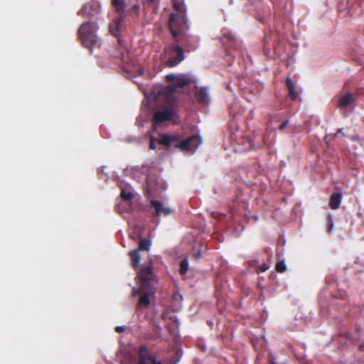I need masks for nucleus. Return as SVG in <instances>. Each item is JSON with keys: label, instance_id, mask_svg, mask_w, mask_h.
<instances>
[{"label": "nucleus", "instance_id": "obj_16", "mask_svg": "<svg viewBox=\"0 0 364 364\" xmlns=\"http://www.w3.org/2000/svg\"><path fill=\"white\" fill-rule=\"evenodd\" d=\"M342 200V195L341 193L335 192L332 193L330 197L329 206L333 210H336L340 207Z\"/></svg>", "mask_w": 364, "mask_h": 364}, {"label": "nucleus", "instance_id": "obj_35", "mask_svg": "<svg viewBox=\"0 0 364 364\" xmlns=\"http://www.w3.org/2000/svg\"><path fill=\"white\" fill-rule=\"evenodd\" d=\"M115 331L117 333H122L124 331V326H117L115 328Z\"/></svg>", "mask_w": 364, "mask_h": 364}, {"label": "nucleus", "instance_id": "obj_30", "mask_svg": "<svg viewBox=\"0 0 364 364\" xmlns=\"http://www.w3.org/2000/svg\"><path fill=\"white\" fill-rule=\"evenodd\" d=\"M149 149L152 150L156 149L155 139L153 136L150 138Z\"/></svg>", "mask_w": 364, "mask_h": 364}, {"label": "nucleus", "instance_id": "obj_28", "mask_svg": "<svg viewBox=\"0 0 364 364\" xmlns=\"http://www.w3.org/2000/svg\"><path fill=\"white\" fill-rule=\"evenodd\" d=\"M177 76L175 75L174 74H168V75H166L165 76V79L168 81V82H176V79Z\"/></svg>", "mask_w": 364, "mask_h": 364}, {"label": "nucleus", "instance_id": "obj_7", "mask_svg": "<svg viewBox=\"0 0 364 364\" xmlns=\"http://www.w3.org/2000/svg\"><path fill=\"white\" fill-rule=\"evenodd\" d=\"M150 289H133V296L139 295V299L136 306V311H139L141 309H146L149 307L150 304L149 296L154 294V289H153V291H149Z\"/></svg>", "mask_w": 364, "mask_h": 364}, {"label": "nucleus", "instance_id": "obj_29", "mask_svg": "<svg viewBox=\"0 0 364 364\" xmlns=\"http://www.w3.org/2000/svg\"><path fill=\"white\" fill-rule=\"evenodd\" d=\"M289 119H287V120L284 121V122H282V123L279 126L278 129H279V131H282V130H284V129L286 128V127L289 124Z\"/></svg>", "mask_w": 364, "mask_h": 364}, {"label": "nucleus", "instance_id": "obj_14", "mask_svg": "<svg viewBox=\"0 0 364 364\" xmlns=\"http://www.w3.org/2000/svg\"><path fill=\"white\" fill-rule=\"evenodd\" d=\"M178 139L179 136L178 135L164 134L162 135L161 139H159V144L164 146L173 145L174 146V145L177 144Z\"/></svg>", "mask_w": 364, "mask_h": 364}, {"label": "nucleus", "instance_id": "obj_37", "mask_svg": "<svg viewBox=\"0 0 364 364\" xmlns=\"http://www.w3.org/2000/svg\"><path fill=\"white\" fill-rule=\"evenodd\" d=\"M254 219H255V220H258V217H257V216H254Z\"/></svg>", "mask_w": 364, "mask_h": 364}, {"label": "nucleus", "instance_id": "obj_23", "mask_svg": "<svg viewBox=\"0 0 364 364\" xmlns=\"http://www.w3.org/2000/svg\"><path fill=\"white\" fill-rule=\"evenodd\" d=\"M188 269V260L186 258L183 259L180 262V274H185Z\"/></svg>", "mask_w": 364, "mask_h": 364}, {"label": "nucleus", "instance_id": "obj_3", "mask_svg": "<svg viewBox=\"0 0 364 364\" xmlns=\"http://www.w3.org/2000/svg\"><path fill=\"white\" fill-rule=\"evenodd\" d=\"M137 277L140 280L139 288H141V289H150L149 291L152 292L154 287L151 282L155 279L156 276L153 272L151 260H150L149 265L143 266L140 269L137 273Z\"/></svg>", "mask_w": 364, "mask_h": 364}, {"label": "nucleus", "instance_id": "obj_22", "mask_svg": "<svg viewBox=\"0 0 364 364\" xmlns=\"http://www.w3.org/2000/svg\"><path fill=\"white\" fill-rule=\"evenodd\" d=\"M189 84L190 80L188 78L177 76L174 85L176 86V88H182L188 86Z\"/></svg>", "mask_w": 364, "mask_h": 364}, {"label": "nucleus", "instance_id": "obj_17", "mask_svg": "<svg viewBox=\"0 0 364 364\" xmlns=\"http://www.w3.org/2000/svg\"><path fill=\"white\" fill-rule=\"evenodd\" d=\"M112 6L117 14H121L125 11L126 2L125 0H112Z\"/></svg>", "mask_w": 364, "mask_h": 364}, {"label": "nucleus", "instance_id": "obj_12", "mask_svg": "<svg viewBox=\"0 0 364 364\" xmlns=\"http://www.w3.org/2000/svg\"><path fill=\"white\" fill-rule=\"evenodd\" d=\"M150 203L151 208L154 209L155 214L157 216H160L161 214L168 215L172 213L171 209L164 207L163 204L159 200H151Z\"/></svg>", "mask_w": 364, "mask_h": 364}, {"label": "nucleus", "instance_id": "obj_27", "mask_svg": "<svg viewBox=\"0 0 364 364\" xmlns=\"http://www.w3.org/2000/svg\"><path fill=\"white\" fill-rule=\"evenodd\" d=\"M119 58L120 60L124 63H128V60L129 59V56H128V53L127 51H124V52H121L120 53V56H119Z\"/></svg>", "mask_w": 364, "mask_h": 364}, {"label": "nucleus", "instance_id": "obj_19", "mask_svg": "<svg viewBox=\"0 0 364 364\" xmlns=\"http://www.w3.org/2000/svg\"><path fill=\"white\" fill-rule=\"evenodd\" d=\"M129 256L132 260V267L136 269L138 267L141 260V255L139 250H134L129 252Z\"/></svg>", "mask_w": 364, "mask_h": 364}, {"label": "nucleus", "instance_id": "obj_11", "mask_svg": "<svg viewBox=\"0 0 364 364\" xmlns=\"http://www.w3.org/2000/svg\"><path fill=\"white\" fill-rule=\"evenodd\" d=\"M194 95L197 102L200 104L208 105L210 101L208 88L205 87H196Z\"/></svg>", "mask_w": 364, "mask_h": 364}, {"label": "nucleus", "instance_id": "obj_13", "mask_svg": "<svg viewBox=\"0 0 364 364\" xmlns=\"http://www.w3.org/2000/svg\"><path fill=\"white\" fill-rule=\"evenodd\" d=\"M173 1V7L176 12H173L172 14H178V19L180 21L184 16L185 19L187 21L186 14L184 11V3L182 0H172Z\"/></svg>", "mask_w": 364, "mask_h": 364}, {"label": "nucleus", "instance_id": "obj_36", "mask_svg": "<svg viewBox=\"0 0 364 364\" xmlns=\"http://www.w3.org/2000/svg\"><path fill=\"white\" fill-rule=\"evenodd\" d=\"M343 129H339L338 130V132H339L340 134H341L342 135H343Z\"/></svg>", "mask_w": 364, "mask_h": 364}, {"label": "nucleus", "instance_id": "obj_8", "mask_svg": "<svg viewBox=\"0 0 364 364\" xmlns=\"http://www.w3.org/2000/svg\"><path fill=\"white\" fill-rule=\"evenodd\" d=\"M138 356L139 364H163L161 361H158L156 355L144 345L139 346Z\"/></svg>", "mask_w": 364, "mask_h": 364}, {"label": "nucleus", "instance_id": "obj_10", "mask_svg": "<svg viewBox=\"0 0 364 364\" xmlns=\"http://www.w3.org/2000/svg\"><path fill=\"white\" fill-rule=\"evenodd\" d=\"M355 100L356 95L348 92L339 97L337 105L340 109H346L348 106L351 105Z\"/></svg>", "mask_w": 364, "mask_h": 364}, {"label": "nucleus", "instance_id": "obj_32", "mask_svg": "<svg viewBox=\"0 0 364 364\" xmlns=\"http://www.w3.org/2000/svg\"><path fill=\"white\" fill-rule=\"evenodd\" d=\"M149 3L153 5L154 9L156 10L159 7V2L156 0H148Z\"/></svg>", "mask_w": 364, "mask_h": 364}, {"label": "nucleus", "instance_id": "obj_9", "mask_svg": "<svg viewBox=\"0 0 364 364\" xmlns=\"http://www.w3.org/2000/svg\"><path fill=\"white\" fill-rule=\"evenodd\" d=\"M100 4L97 1H92L86 4L77 11L78 16H95L100 12Z\"/></svg>", "mask_w": 364, "mask_h": 364}, {"label": "nucleus", "instance_id": "obj_31", "mask_svg": "<svg viewBox=\"0 0 364 364\" xmlns=\"http://www.w3.org/2000/svg\"><path fill=\"white\" fill-rule=\"evenodd\" d=\"M269 268V265L263 263L262 265L259 266V269L260 272H264L267 271Z\"/></svg>", "mask_w": 364, "mask_h": 364}, {"label": "nucleus", "instance_id": "obj_26", "mask_svg": "<svg viewBox=\"0 0 364 364\" xmlns=\"http://www.w3.org/2000/svg\"><path fill=\"white\" fill-rule=\"evenodd\" d=\"M333 216L330 214L327 216V231L328 232H331L333 228Z\"/></svg>", "mask_w": 364, "mask_h": 364}, {"label": "nucleus", "instance_id": "obj_18", "mask_svg": "<svg viewBox=\"0 0 364 364\" xmlns=\"http://www.w3.org/2000/svg\"><path fill=\"white\" fill-rule=\"evenodd\" d=\"M177 88L174 85H168L164 89V93L167 95V98L171 105H173L175 102V97L172 95L176 91Z\"/></svg>", "mask_w": 364, "mask_h": 364}, {"label": "nucleus", "instance_id": "obj_24", "mask_svg": "<svg viewBox=\"0 0 364 364\" xmlns=\"http://www.w3.org/2000/svg\"><path fill=\"white\" fill-rule=\"evenodd\" d=\"M121 197L125 200H131L134 198V194L129 191H127L124 188L121 190Z\"/></svg>", "mask_w": 364, "mask_h": 364}, {"label": "nucleus", "instance_id": "obj_33", "mask_svg": "<svg viewBox=\"0 0 364 364\" xmlns=\"http://www.w3.org/2000/svg\"><path fill=\"white\" fill-rule=\"evenodd\" d=\"M172 297H173V300H176H176H179V299H180V300H181V299H182V296H181V294H179L178 293H177V292H176V293L173 294Z\"/></svg>", "mask_w": 364, "mask_h": 364}, {"label": "nucleus", "instance_id": "obj_1", "mask_svg": "<svg viewBox=\"0 0 364 364\" xmlns=\"http://www.w3.org/2000/svg\"><path fill=\"white\" fill-rule=\"evenodd\" d=\"M178 14H171L168 18V28L175 42L181 43L186 52H193L199 47L198 36L188 33L189 26L184 16L178 19Z\"/></svg>", "mask_w": 364, "mask_h": 364}, {"label": "nucleus", "instance_id": "obj_25", "mask_svg": "<svg viewBox=\"0 0 364 364\" xmlns=\"http://www.w3.org/2000/svg\"><path fill=\"white\" fill-rule=\"evenodd\" d=\"M275 269L277 272L283 273L287 269V266L283 260H279L277 262Z\"/></svg>", "mask_w": 364, "mask_h": 364}, {"label": "nucleus", "instance_id": "obj_2", "mask_svg": "<svg viewBox=\"0 0 364 364\" xmlns=\"http://www.w3.org/2000/svg\"><path fill=\"white\" fill-rule=\"evenodd\" d=\"M98 30L97 23L93 21H87L83 23L79 28L77 34L83 46L90 50V53H92L94 48H100L102 43L101 38H100L96 32Z\"/></svg>", "mask_w": 364, "mask_h": 364}, {"label": "nucleus", "instance_id": "obj_15", "mask_svg": "<svg viewBox=\"0 0 364 364\" xmlns=\"http://www.w3.org/2000/svg\"><path fill=\"white\" fill-rule=\"evenodd\" d=\"M287 89L288 90L289 96L291 100H295L299 95V93L295 89L294 83L290 77H287L285 80Z\"/></svg>", "mask_w": 364, "mask_h": 364}, {"label": "nucleus", "instance_id": "obj_4", "mask_svg": "<svg viewBox=\"0 0 364 364\" xmlns=\"http://www.w3.org/2000/svg\"><path fill=\"white\" fill-rule=\"evenodd\" d=\"M176 115V111L173 105H171V106L164 109L156 111L152 117L153 129L156 131L159 124L173 120Z\"/></svg>", "mask_w": 364, "mask_h": 364}, {"label": "nucleus", "instance_id": "obj_38", "mask_svg": "<svg viewBox=\"0 0 364 364\" xmlns=\"http://www.w3.org/2000/svg\"><path fill=\"white\" fill-rule=\"evenodd\" d=\"M269 364H277V363L274 361H270Z\"/></svg>", "mask_w": 364, "mask_h": 364}, {"label": "nucleus", "instance_id": "obj_20", "mask_svg": "<svg viewBox=\"0 0 364 364\" xmlns=\"http://www.w3.org/2000/svg\"><path fill=\"white\" fill-rule=\"evenodd\" d=\"M120 23L121 18H119L109 24V31L112 33L113 36H117L119 35Z\"/></svg>", "mask_w": 364, "mask_h": 364}, {"label": "nucleus", "instance_id": "obj_6", "mask_svg": "<svg viewBox=\"0 0 364 364\" xmlns=\"http://www.w3.org/2000/svg\"><path fill=\"white\" fill-rule=\"evenodd\" d=\"M169 50L171 54V58L167 61L169 67L176 66L184 60V50L178 43L176 42V43L171 45Z\"/></svg>", "mask_w": 364, "mask_h": 364}, {"label": "nucleus", "instance_id": "obj_21", "mask_svg": "<svg viewBox=\"0 0 364 364\" xmlns=\"http://www.w3.org/2000/svg\"><path fill=\"white\" fill-rule=\"evenodd\" d=\"M151 241L149 239L140 238L139 241V251H149L151 247Z\"/></svg>", "mask_w": 364, "mask_h": 364}, {"label": "nucleus", "instance_id": "obj_34", "mask_svg": "<svg viewBox=\"0 0 364 364\" xmlns=\"http://www.w3.org/2000/svg\"><path fill=\"white\" fill-rule=\"evenodd\" d=\"M139 10V6L138 4H134L132 7V12H138Z\"/></svg>", "mask_w": 364, "mask_h": 364}, {"label": "nucleus", "instance_id": "obj_5", "mask_svg": "<svg viewBox=\"0 0 364 364\" xmlns=\"http://www.w3.org/2000/svg\"><path fill=\"white\" fill-rule=\"evenodd\" d=\"M201 143L202 139L198 134H193L185 139H181L179 136V139L174 147L182 151L194 153Z\"/></svg>", "mask_w": 364, "mask_h": 364}]
</instances>
